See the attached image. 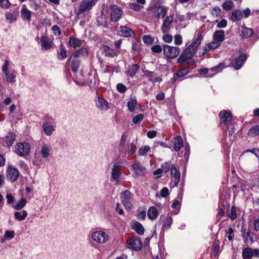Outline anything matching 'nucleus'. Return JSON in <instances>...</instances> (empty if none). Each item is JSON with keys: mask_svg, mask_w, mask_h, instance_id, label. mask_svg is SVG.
Wrapping results in <instances>:
<instances>
[{"mask_svg": "<svg viewBox=\"0 0 259 259\" xmlns=\"http://www.w3.org/2000/svg\"><path fill=\"white\" fill-rule=\"evenodd\" d=\"M130 7L131 9L135 11H139L143 7L140 6L137 3H131L130 4Z\"/></svg>", "mask_w": 259, "mask_h": 259, "instance_id": "61", "label": "nucleus"}, {"mask_svg": "<svg viewBox=\"0 0 259 259\" xmlns=\"http://www.w3.org/2000/svg\"><path fill=\"white\" fill-rule=\"evenodd\" d=\"M59 55L60 56V57H59L60 59H64L67 57L66 50L63 48H60V51L59 53Z\"/></svg>", "mask_w": 259, "mask_h": 259, "instance_id": "64", "label": "nucleus"}, {"mask_svg": "<svg viewBox=\"0 0 259 259\" xmlns=\"http://www.w3.org/2000/svg\"><path fill=\"white\" fill-rule=\"evenodd\" d=\"M147 215L149 219L151 220L155 219L158 215L157 208L154 206L150 207L148 210Z\"/></svg>", "mask_w": 259, "mask_h": 259, "instance_id": "30", "label": "nucleus"}, {"mask_svg": "<svg viewBox=\"0 0 259 259\" xmlns=\"http://www.w3.org/2000/svg\"><path fill=\"white\" fill-rule=\"evenodd\" d=\"M170 174L173 178L174 187L177 186L180 182V173L174 165L171 166Z\"/></svg>", "mask_w": 259, "mask_h": 259, "instance_id": "19", "label": "nucleus"}, {"mask_svg": "<svg viewBox=\"0 0 259 259\" xmlns=\"http://www.w3.org/2000/svg\"><path fill=\"white\" fill-rule=\"evenodd\" d=\"M174 16L172 15L167 16L165 17L160 28L161 30L163 33H165L169 32L171 28Z\"/></svg>", "mask_w": 259, "mask_h": 259, "instance_id": "13", "label": "nucleus"}, {"mask_svg": "<svg viewBox=\"0 0 259 259\" xmlns=\"http://www.w3.org/2000/svg\"><path fill=\"white\" fill-rule=\"evenodd\" d=\"M104 54L105 56L113 58L117 56L116 53L108 46H105L104 49Z\"/></svg>", "mask_w": 259, "mask_h": 259, "instance_id": "38", "label": "nucleus"}, {"mask_svg": "<svg viewBox=\"0 0 259 259\" xmlns=\"http://www.w3.org/2000/svg\"><path fill=\"white\" fill-rule=\"evenodd\" d=\"M227 25V21L225 19H222L220 21L218 22L217 25V27L219 28H225Z\"/></svg>", "mask_w": 259, "mask_h": 259, "instance_id": "58", "label": "nucleus"}, {"mask_svg": "<svg viewBox=\"0 0 259 259\" xmlns=\"http://www.w3.org/2000/svg\"><path fill=\"white\" fill-rule=\"evenodd\" d=\"M162 40L167 43H170L172 40V36L169 34H164L162 36Z\"/></svg>", "mask_w": 259, "mask_h": 259, "instance_id": "60", "label": "nucleus"}, {"mask_svg": "<svg viewBox=\"0 0 259 259\" xmlns=\"http://www.w3.org/2000/svg\"><path fill=\"white\" fill-rule=\"evenodd\" d=\"M30 145L28 142H20L15 146V152L20 157H25L30 154Z\"/></svg>", "mask_w": 259, "mask_h": 259, "instance_id": "2", "label": "nucleus"}, {"mask_svg": "<svg viewBox=\"0 0 259 259\" xmlns=\"http://www.w3.org/2000/svg\"><path fill=\"white\" fill-rule=\"evenodd\" d=\"M254 256L259 258V249H252L250 247L243 248L242 251V257L243 259H252Z\"/></svg>", "mask_w": 259, "mask_h": 259, "instance_id": "8", "label": "nucleus"}, {"mask_svg": "<svg viewBox=\"0 0 259 259\" xmlns=\"http://www.w3.org/2000/svg\"><path fill=\"white\" fill-rule=\"evenodd\" d=\"M92 237L96 242L102 244L107 242L109 239L108 235L105 232L97 231L93 233Z\"/></svg>", "mask_w": 259, "mask_h": 259, "instance_id": "9", "label": "nucleus"}, {"mask_svg": "<svg viewBox=\"0 0 259 259\" xmlns=\"http://www.w3.org/2000/svg\"><path fill=\"white\" fill-rule=\"evenodd\" d=\"M166 14V9L164 7L157 8L155 14V17L157 18H164Z\"/></svg>", "mask_w": 259, "mask_h": 259, "instance_id": "34", "label": "nucleus"}, {"mask_svg": "<svg viewBox=\"0 0 259 259\" xmlns=\"http://www.w3.org/2000/svg\"><path fill=\"white\" fill-rule=\"evenodd\" d=\"M42 128L45 134L47 136H51L55 131V129L53 126L49 125L45 123L42 125Z\"/></svg>", "mask_w": 259, "mask_h": 259, "instance_id": "37", "label": "nucleus"}, {"mask_svg": "<svg viewBox=\"0 0 259 259\" xmlns=\"http://www.w3.org/2000/svg\"><path fill=\"white\" fill-rule=\"evenodd\" d=\"M136 150L137 146L135 143H131L129 144L123 153V157H125L132 155L136 152Z\"/></svg>", "mask_w": 259, "mask_h": 259, "instance_id": "23", "label": "nucleus"}, {"mask_svg": "<svg viewBox=\"0 0 259 259\" xmlns=\"http://www.w3.org/2000/svg\"><path fill=\"white\" fill-rule=\"evenodd\" d=\"M137 104V101L136 99H131L128 102H127V107L128 110L133 112L135 110V107Z\"/></svg>", "mask_w": 259, "mask_h": 259, "instance_id": "42", "label": "nucleus"}, {"mask_svg": "<svg viewBox=\"0 0 259 259\" xmlns=\"http://www.w3.org/2000/svg\"><path fill=\"white\" fill-rule=\"evenodd\" d=\"M163 51L165 57L168 59H174L179 56L180 49L179 47L164 45Z\"/></svg>", "mask_w": 259, "mask_h": 259, "instance_id": "4", "label": "nucleus"}, {"mask_svg": "<svg viewBox=\"0 0 259 259\" xmlns=\"http://www.w3.org/2000/svg\"><path fill=\"white\" fill-rule=\"evenodd\" d=\"M40 147V154L44 158H48L51 154L52 148L50 145L48 144L42 142L41 144L39 145Z\"/></svg>", "mask_w": 259, "mask_h": 259, "instance_id": "17", "label": "nucleus"}, {"mask_svg": "<svg viewBox=\"0 0 259 259\" xmlns=\"http://www.w3.org/2000/svg\"><path fill=\"white\" fill-rule=\"evenodd\" d=\"M133 169L135 172V176H145L147 174L146 169L139 162L132 164Z\"/></svg>", "mask_w": 259, "mask_h": 259, "instance_id": "15", "label": "nucleus"}, {"mask_svg": "<svg viewBox=\"0 0 259 259\" xmlns=\"http://www.w3.org/2000/svg\"><path fill=\"white\" fill-rule=\"evenodd\" d=\"M251 137H254L259 135V125H255L250 128L247 133Z\"/></svg>", "mask_w": 259, "mask_h": 259, "instance_id": "39", "label": "nucleus"}, {"mask_svg": "<svg viewBox=\"0 0 259 259\" xmlns=\"http://www.w3.org/2000/svg\"><path fill=\"white\" fill-rule=\"evenodd\" d=\"M132 229L139 235H143L145 230L142 225L139 222H136L132 227Z\"/></svg>", "mask_w": 259, "mask_h": 259, "instance_id": "32", "label": "nucleus"}, {"mask_svg": "<svg viewBox=\"0 0 259 259\" xmlns=\"http://www.w3.org/2000/svg\"><path fill=\"white\" fill-rule=\"evenodd\" d=\"M26 199L22 198L13 206V208L16 210L21 209L26 205Z\"/></svg>", "mask_w": 259, "mask_h": 259, "instance_id": "41", "label": "nucleus"}, {"mask_svg": "<svg viewBox=\"0 0 259 259\" xmlns=\"http://www.w3.org/2000/svg\"><path fill=\"white\" fill-rule=\"evenodd\" d=\"M111 180L118 183L121 176V166L117 162L113 163L111 168Z\"/></svg>", "mask_w": 259, "mask_h": 259, "instance_id": "11", "label": "nucleus"}, {"mask_svg": "<svg viewBox=\"0 0 259 259\" xmlns=\"http://www.w3.org/2000/svg\"><path fill=\"white\" fill-rule=\"evenodd\" d=\"M20 13L21 16L23 20H27L29 22L30 21L31 12L27 9L26 7L24 6H23V8L21 10Z\"/></svg>", "mask_w": 259, "mask_h": 259, "instance_id": "29", "label": "nucleus"}, {"mask_svg": "<svg viewBox=\"0 0 259 259\" xmlns=\"http://www.w3.org/2000/svg\"><path fill=\"white\" fill-rule=\"evenodd\" d=\"M40 45L43 49L47 50L52 47V41L47 36L44 35L41 37Z\"/></svg>", "mask_w": 259, "mask_h": 259, "instance_id": "26", "label": "nucleus"}, {"mask_svg": "<svg viewBox=\"0 0 259 259\" xmlns=\"http://www.w3.org/2000/svg\"><path fill=\"white\" fill-rule=\"evenodd\" d=\"M27 216V212L24 210L22 211H16L14 213L15 218L19 221L24 220Z\"/></svg>", "mask_w": 259, "mask_h": 259, "instance_id": "33", "label": "nucleus"}, {"mask_svg": "<svg viewBox=\"0 0 259 259\" xmlns=\"http://www.w3.org/2000/svg\"><path fill=\"white\" fill-rule=\"evenodd\" d=\"M241 32V35L244 38H248L250 37L253 34V31L251 29L247 28L244 26L242 27Z\"/></svg>", "mask_w": 259, "mask_h": 259, "instance_id": "35", "label": "nucleus"}, {"mask_svg": "<svg viewBox=\"0 0 259 259\" xmlns=\"http://www.w3.org/2000/svg\"><path fill=\"white\" fill-rule=\"evenodd\" d=\"M241 233L243 242L246 244L249 243L250 244L253 243L257 239L255 235L249 229L242 228Z\"/></svg>", "mask_w": 259, "mask_h": 259, "instance_id": "7", "label": "nucleus"}, {"mask_svg": "<svg viewBox=\"0 0 259 259\" xmlns=\"http://www.w3.org/2000/svg\"><path fill=\"white\" fill-rule=\"evenodd\" d=\"M189 72L188 68H183L175 74V76L177 77V78L181 77L186 75Z\"/></svg>", "mask_w": 259, "mask_h": 259, "instance_id": "46", "label": "nucleus"}, {"mask_svg": "<svg viewBox=\"0 0 259 259\" xmlns=\"http://www.w3.org/2000/svg\"><path fill=\"white\" fill-rule=\"evenodd\" d=\"M183 146V142L182 138L180 136L177 137L176 139V142L174 145L175 150L178 151Z\"/></svg>", "mask_w": 259, "mask_h": 259, "instance_id": "40", "label": "nucleus"}, {"mask_svg": "<svg viewBox=\"0 0 259 259\" xmlns=\"http://www.w3.org/2000/svg\"><path fill=\"white\" fill-rule=\"evenodd\" d=\"M140 69V66L138 64H135L131 66H129L128 69L126 71L125 73L127 75L133 77Z\"/></svg>", "mask_w": 259, "mask_h": 259, "instance_id": "27", "label": "nucleus"}, {"mask_svg": "<svg viewBox=\"0 0 259 259\" xmlns=\"http://www.w3.org/2000/svg\"><path fill=\"white\" fill-rule=\"evenodd\" d=\"M220 124L228 125L232 119L231 114L226 111H221L219 114Z\"/></svg>", "mask_w": 259, "mask_h": 259, "instance_id": "18", "label": "nucleus"}, {"mask_svg": "<svg viewBox=\"0 0 259 259\" xmlns=\"http://www.w3.org/2000/svg\"><path fill=\"white\" fill-rule=\"evenodd\" d=\"M242 18V12L240 10H234L232 12L230 19L233 22H236L240 20Z\"/></svg>", "mask_w": 259, "mask_h": 259, "instance_id": "31", "label": "nucleus"}, {"mask_svg": "<svg viewBox=\"0 0 259 259\" xmlns=\"http://www.w3.org/2000/svg\"><path fill=\"white\" fill-rule=\"evenodd\" d=\"M212 38L214 40L221 42L225 39V32L224 30H215L212 35Z\"/></svg>", "mask_w": 259, "mask_h": 259, "instance_id": "25", "label": "nucleus"}, {"mask_svg": "<svg viewBox=\"0 0 259 259\" xmlns=\"http://www.w3.org/2000/svg\"><path fill=\"white\" fill-rule=\"evenodd\" d=\"M229 217L231 220H235L237 218L236 211L234 207H232L229 214Z\"/></svg>", "mask_w": 259, "mask_h": 259, "instance_id": "63", "label": "nucleus"}, {"mask_svg": "<svg viewBox=\"0 0 259 259\" xmlns=\"http://www.w3.org/2000/svg\"><path fill=\"white\" fill-rule=\"evenodd\" d=\"M117 90L120 93H123L127 90L126 87L122 83H118L116 85Z\"/></svg>", "mask_w": 259, "mask_h": 259, "instance_id": "57", "label": "nucleus"}, {"mask_svg": "<svg viewBox=\"0 0 259 259\" xmlns=\"http://www.w3.org/2000/svg\"><path fill=\"white\" fill-rule=\"evenodd\" d=\"M109 8L110 11V21L113 22L118 21L123 14L122 9L116 5H111Z\"/></svg>", "mask_w": 259, "mask_h": 259, "instance_id": "3", "label": "nucleus"}, {"mask_svg": "<svg viewBox=\"0 0 259 259\" xmlns=\"http://www.w3.org/2000/svg\"><path fill=\"white\" fill-rule=\"evenodd\" d=\"M127 136L125 134H122L121 137L120 143H119V151H121V148L123 147L125 144Z\"/></svg>", "mask_w": 259, "mask_h": 259, "instance_id": "56", "label": "nucleus"}, {"mask_svg": "<svg viewBox=\"0 0 259 259\" xmlns=\"http://www.w3.org/2000/svg\"><path fill=\"white\" fill-rule=\"evenodd\" d=\"M128 248L132 249L136 251L140 250L142 249L143 244L138 237L134 236L129 239L127 242Z\"/></svg>", "mask_w": 259, "mask_h": 259, "instance_id": "10", "label": "nucleus"}, {"mask_svg": "<svg viewBox=\"0 0 259 259\" xmlns=\"http://www.w3.org/2000/svg\"><path fill=\"white\" fill-rule=\"evenodd\" d=\"M183 42L182 37L180 34L175 35L174 36V43L176 45H181Z\"/></svg>", "mask_w": 259, "mask_h": 259, "instance_id": "52", "label": "nucleus"}, {"mask_svg": "<svg viewBox=\"0 0 259 259\" xmlns=\"http://www.w3.org/2000/svg\"><path fill=\"white\" fill-rule=\"evenodd\" d=\"M82 42V40L71 36L69 37L68 44L70 47L76 48V47L80 46Z\"/></svg>", "mask_w": 259, "mask_h": 259, "instance_id": "28", "label": "nucleus"}, {"mask_svg": "<svg viewBox=\"0 0 259 259\" xmlns=\"http://www.w3.org/2000/svg\"><path fill=\"white\" fill-rule=\"evenodd\" d=\"M150 147L148 145H145L143 147H141L138 151V154L139 156H144L150 150Z\"/></svg>", "mask_w": 259, "mask_h": 259, "instance_id": "44", "label": "nucleus"}, {"mask_svg": "<svg viewBox=\"0 0 259 259\" xmlns=\"http://www.w3.org/2000/svg\"><path fill=\"white\" fill-rule=\"evenodd\" d=\"M172 222V218L169 215L166 216L165 218V222L163 223V226H162L163 228L164 229H166V230L169 229L171 226Z\"/></svg>", "mask_w": 259, "mask_h": 259, "instance_id": "45", "label": "nucleus"}, {"mask_svg": "<svg viewBox=\"0 0 259 259\" xmlns=\"http://www.w3.org/2000/svg\"><path fill=\"white\" fill-rule=\"evenodd\" d=\"M210 49H215L218 48L220 46V42L214 40L212 41L210 43L207 44Z\"/></svg>", "mask_w": 259, "mask_h": 259, "instance_id": "55", "label": "nucleus"}, {"mask_svg": "<svg viewBox=\"0 0 259 259\" xmlns=\"http://www.w3.org/2000/svg\"><path fill=\"white\" fill-rule=\"evenodd\" d=\"M144 118V115L140 114L133 118V122L134 124H137L140 122Z\"/></svg>", "mask_w": 259, "mask_h": 259, "instance_id": "53", "label": "nucleus"}, {"mask_svg": "<svg viewBox=\"0 0 259 259\" xmlns=\"http://www.w3.org/2000/svg\"><path fill=\"white\" fill-rule=\"evenodd\" d=\"M88 49L87 48L82 47L72 54L71 56L68 59L67 63L71 61L72 57L74 58H86L88 56Z\"/></svg>", "mask_w": 259, "mask_h": 259, "instance_id": "14", "label": "nucleus"}, {"mask_svg": "<svg viewBox=\"0 0 259 259\" xmlns=\"http://www.w3.org/2000/svg\"><path fill=\"white\" fill-rule=\"evenodd\" d=\"M234 4L231 1H227L223 4V8L226 11L230 10L233 7Z\"/></svg>", "mask_w": 259, "mask_h": 259, "instance_id": "49", "label": "nucleus"}, {"mask_svg": "<svg viewBox=\"0 0 259 259\" xmlns=\"http://www.w3.org/2000/svg\"><path fill=\"white\" fill-rule=\"evenodd\" d=\"M132 49L135 53H138L141 49V42L137 40L133 41Z\"/></svg>", "mask_w": 259, "mask_h": 259, "instance_id": "43", "label": "nucleus"}, {"mask_svg": "<svg viewBox=\"0 0 259 259\" xmlns=\"http://www.w3.org/2000/svg\"><path fill=\"white\" fill-rule=\"evenodd\" d=\"M52 30L54 32V34L57 35H60L61 34V31L59 27V26L57 25H54L52 27Z\"/></svg>", "mask_w": 259, "mask_h": 259, "instance_id": "62", "label": "nucleus"}, {"mask_svg": "<svg viewBox=\"0 0 259 259\" xmlns=\"http://www.w3.org/2000/svg\"><path fill=\"white\" fill-rule=\"evenodd\" d=\"M20 173L18 170L12 166H9L7 170V177L12 182L16 181L19 177Z\"/></svg>", "mask_w": 259, "mask_h": 259, "instance_id": "16", "label": "nucleus"}, {"mask_svg": "<svg viewBox=\"0 0 259 259\" xmlns=\"http://www.w3.org/2000/svg\"><path fill=\"white\" fill-rule=\"evenodd\" d=\"M192 56L186 52L185 50L181 54L180 56L177 60V63L181 67H182L184 63H185L188 59L192 58Z\"/></svg>", "mask_w": 259, "mask_h": 259, "instance_id": "24", "label": "nucleus"}, {"mask_svg": "<svg viewBox=\"0 0 259 259\" xmlns=\"http://www.w3.org/2000/svg\"><path fill=\"white\" fill-rule=\"evenodd\" d=\"M203 39V36L201 34H199L197 36V38L194 40L191 44L194 45V47L197 49L198 47L200 46L202 40Z\"/></svg>", "mask_w": 259, "mask_h": 259, "instance_id": "51", "label": "nucleus"}, {"mask_svg": "<svg viewBox=\"0 0 259 259\" xmlns=\"http://www.w3.org/2000/svg\"><path fill=\"white\" fill-rule=\"evenodd\" d=\"M133 194L129 190H125L120 194V199L122 203L127 210H130L133 207L131 199Z\"/></svg>", "mask_w": 259, "mask_h": 259, "instance_id": "6", "label": "nucleus"}, {"mask_svg": "<svg viewBox=\"0 0 259 259\" xmlns=\"http://www.w3.org/2000/svg\"><path fill=\"white\" fill-rule=\"evenodd\" d=\"M70 62H71V68L72 71L74 73H76L78 71V69L79 68L80 61L76 59L72 58Z\"/></svg>", "mask_w": 259, "mask_h": 259, "instance_id": "36", "label": "nucleus"}, {"mask_svg": "<svg viewBox=\"0 0 259 259\" xmlns=\"http://www.w3.org/2000/svg\"><path fill=\"white\" fill-rule=\"evenodd\" d=\"M194 45L191 44L188 48H187L185 51L187 52L189 54H190L192 57L196 53L197 49H196L194 46Z\"/></svg>", "mask_w": 259, "mask_h": 259, "instance_id": "50", "label": "nucleus"}, {"mask_svg": "<svg viewBox=\"0 0 259 259\" xmlns=\"http://www.w3.org/2000/svg\"><path fill=\"white\" fill-rule=\"evenodd\" d=\"M247 59L246 56L243 53H241L239 56L232 61L231 64L235 70L240 69L243 63Z\"/></svg>", "mask_w": 259, "mask_h": 259, "instance_id": "12", "label": "nucleus"}, {"mask_svg": "<svg viewBox=\"0 0 259 259\" xmlns=\"http://www.w3.org/2000/svg\"><path fill=\"white\" fill-rule=\"evenodd\" d=\"M118 34L124 37L132 36L134 34V31L130 27L125 26H120L118 28Z\"/></svg>", "mask_w": 259, "mask_h": 259, "instance_id": "21", "label": "nucleus"}, {"mask_svg": "<svg viewBox=\"0 0 259 259\" xmlns=\"http://www.w3.org/2000/svg\"><path fill=\"white\" fill-rule=\"evenodd\" d=\"M16 139V135L14 132H9L4 138V145L10 147L14 143Z\"/></svg>", "mask_w": 259, "mask_h": 259, "instance_id": "20", "label": "nucleus"}, {"mask_svg": "<svg viewBox=\"0 0 259 259\" xmlns=\"http://www.w3.org/2000/svg\"><path fill=\"white\" fill-rule=\"evenodd\" d=\"M151 50L154 53H159L162 52V48L159 45H155L151 47Z\"/></svg>", "mask_w": 259, "mask_h": 259, "instance_id": "54", "label": "nucleus"}, {"mask_svg": "<svg viewBox=\"0 0 259 259\" xmlns=\"http://www.w3.org/2000/svg\"><path fill=\"white\" fill-rule=\"evenodd\" d=\"M144 76L147 77L150 81L153 80L154 77L156 76V74L154 72L150 71L148 70L143 71Z\"/></svg>", "mask_w": 259, "mask_h": 259, "instance_id": "47", "label": "nucleus"}, {"mask_svg": "<svg viewBox=\"0 0 259 259\" xmlns=\"http://www.w3.org/2000/svg\"><path fill=\"white\" fill-rule=\"evenodd\" d=\"M143 42L148 45H151L153 42L154 38L150 35H145L143 36Z\"/></svg>", "mask_w": 259, "mask_h": 259, "instance_id": "48", "label": "nucleus"}, {"mask_svg": "<svg viewBox=\"0 0 259 259\" xmlns=\"http://www.w3.org/2000/svg\"><path fill=\"white\" fill-rule=\"evenodd\" d=\"M99 0H82L78 7L77 16L79 18L84 17Z\"/></svg>", "mask_w": 259, "mask_h": 259, "instance_id": "1", "label": "nucleus"}, {"mask_svg": "<svg viewBox=\"0 0 259 259\" xmlns=\"http://www.w3.org/2000/svg\"><path fill=\"white\" fill-rule=\"evenodd\" d=\"M10 6L8 0H0V7L4 9H7Z\"/></svg>", "mask_w": 259, "mask_h": 259, "instance_id": "59", "label": "nucleus"}, {"mask_svg": "<svg viewBox=\"0 0 259 259\" xmlns=\"http://www.w3.org/2000/svg\"><path fill=\"white\" fill-rule=\"evenodd\" d=\"M96 105L100 110L106 111L109 108L108 102L101 97H98L96 100Z\"/></svg>", "mask_w": 259, "mask_h": 259, "instance_id": "22", "label": "nucleus"}, {"mask_svg": "<svg viewBox=\"0 0 259 259\" xmlns=\"http://www.w3.org/2000/svg\"><path fill=\"white\" fill-rule=\"evenodd\" d=\"M9 66V61L8 60L6 59L2 70L6 77V80L8 82L14 83L16 81L15 78L16 77V72L15 71H14L13 72L9 71L8 70Z\"/></svg>", "mask_w": 259, "mask_h": 259, "instance_id": "5", "label": "nucleus"}]
</instances>
